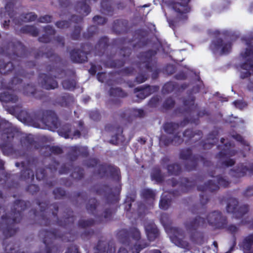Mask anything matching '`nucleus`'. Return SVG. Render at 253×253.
Returning a JSON list of instances; mask_svg holds the SVG:
<instances>
[{
	"instance_id": "nucleus-4",
	"label": "nucleus",
	"mask_w": 253,
	"mask_h": 253,
	"mask_svg": "<svg viewBox=\"0 0 253 253\" xmlns=\"http://www.w3.org/2000/svg\"><path fill=\"white\" fill-rule=\"evenodd\" d=\"M34 75L33 71L28 72L23 69H19L7 85V90L0 93V100L5 103H15L18 101V97L14 91L19 89L18 85L22 82L20 77L31 79Z\"/></svg>"
},
{
	"instance_id": "nucleus-9",
	"label": "nucleus",
	"mask_w": 253,
	"mask_h": 253,
	"mask_svg": "<svg viewBox=\"0 0 253 253\" xmlns=\"http://www.w3.org/2000/svg\"><path fill=\"white\" fill-rule=\"evenodd\" d=\"M216 179L217 183H214L212 180H210L204 185L198 186L197 190L202 192L200 194V202L203 206L206 205L210 199L209 196L207 194V191L212 192L217 191L219 186L225 188L229 184V182L221 175H217Z\"/></svg>"
},
{
	"instance_id": "nucleus-64",
	"label": "nucleus",
	"mask_w": 253,
	"mask_h": 253,
	"mask_svg": "<svg viewBox=\"0 0 253 253\" xmlns=\"http://www.w3.org/2000/svg\"><path fill=\"white\" fill-rule=\"evenodd\" d=\"M82 28L78 25H76L74 27V30L71 34V38L73 40H78L81 36V33Z\"/></svg>"
},
{
	"instance_id": "nucleus-49",
	"label": "nucleus",
	"mask_w": 253,
	"mask_h": 253,
	"mask_svg": "<svg viewBox=\"0 0 253 253\" xmlns=\"http://www.w3.org/2000/svg\"><path fill=\"white\" fill-rule=\"evenodd\" d=\"M21 106L19 105L11 107L10 110L12 113L17 114L19 118H21L23 116V120L24 121H29V117L26 111L21 109Z\"/></svg>"
},
{
	"instance_id": "nucleus-38",
	"label": "nucleus",
	"mask_w": 253,
	"mask_h": 253,
	"mask_svg": "<svg viewBox=\"0 0 253 253\" xmlns=\"http://www.w3.org/2000/svg\"><path fill=\"white\" fill-rule=\"evenodd\" d=\"M23 92L26 96H32L38 99H42L44 96L43 91L38 90L35 85L30 84L24 86Z\"/></svg>"
},
{
	"instance_id": "nucleus-32",
	"label": "nucleus",
	"mask_w": 253,
	"mask_h": 253,
	"mask_svg": "<svg viewBox=\"0 0 253 253\" xmlns=\"http://www.w3.org/2000/svg\"><path fill=\"white\" fill-rule=\"evenodd\" d=\"M128 21L126 19H118L114 21L112 30L117 35L125 34L129 31Z\"/></svg>"
},
{
	"instance_id": "nucleus-23",
	"label": "nucleus",
	"mask_w": 253,
	"mask_h": 253,
	"mask_svg": "<svg viewBox=\"0 0 253 253\" xmlns=\"http://www.w3.org/2000/svg\"><path fill=\"white\" fill-rule=\"evenodd\" d=\"M199 120L198 119H195L187 117L184 118L183 120L179 124L174 122H166L163 125V129L165 132L169 134H174L178 129L179 126H184L189 123L197 124Z\"/></svg>"
},
{
	"instance_id": "nucleus-6",
	"label": "nucleus",
	"mask_w": 253,
	"mask_h": 253,
	"mask_svg": "<svg viewBox=\"0 0 253 253\" xmlns=\"http://www.w3.org/2000/svg\"><path fill=\"white\" fill-rule=\"evenodd\" d=\"M70 233L63 234L56 229L51 230L42 229L40 231L39 235L42 238L43 243L45 245V253H58L60 247L54 243V240L60 239L63 241H70V240H66L65 236Z\"/></svg>"
},
{
	"instance_id": "nucleus-3",
	"label": "nucleus",
	"mask_w": 253,
	"mask_h": 253,
	"mask_svg": "<svg viewBox=\"0 0 253 253\" xmlns=\"http://www.w3.org/2000/svg\"><path fill=\"white\" fill-rule=\"evenodd\" d=\"M117 235L120 242L127 247L132 253H139L149 245L145 240H141L140 232L136 227L122 229Z\"/></svg>"
},
{
	"instance_id": "nucleus-12",
	"label": "nucleus",
	"mask_w": 253,
	"mask_h": 253,
	"mask_svg": "<svg viewBox=\"0 0 253 253\" xmlns=\"http://www.w3.org/2000/svg\"><path fill=\"white\" fill-rule=\"evenodd\" d=\"M180 1L172 3V7L176 13L175 18L169 21V24L172 26H177V23L187 20V13L190 12L191 7L189 3L191 0H179Z\"/></svg>"
},
{
	"instance_id": "nucleus-19",
	"label": "nucleus",
	"mask_w": 253,
	"mask_h": 253,
	"mask_svg": "<svg viewBox=\"0 0 253 253\" xmlns=\"http://www.w3.org/2000/svg\"><path fill=\"white\" fill-rule=\"evenodd\" d=\"M109 172L111 178L119 181L121 180V172L120 169L115 166L105 163L99 165L97 174L101 177H105Z\"/></svg>"
},
{
	"instance_id": "nucleus-28",
	"label": "nucleus",
	"mask_w": 253,
	"mask_h": 253,
	"mask_svg": "<svg viewBox=\"0 0 253 253\" xmlns=\"http://www.w3.org/2000/svg\"><path fill=\"white\" fill-rule=\"evenodd\" d=\"M159 87L157 85L151 86L150 85L145 84L142 86H138L134 89V92L137 93L136 97L142 100L152 93L158 91Z\"/></svg>"
},
{
	"instance_id": "nucleus-62",
	"label": "nucleus",
	"mask_w": 253,
	"mask_h": 253,
	"mask_svg": "<svg viewBox=\"0 0 253 253\" xmlns=\"http://www.w3.org/2000/svg\"><path fill=\"white\" fill-rule=\"evenodd\" d=\"M171 200L167 197L161 198L159 202V207L161 209L167 210L171 204Z\"/></svg>"
},
{
	"instance_id": "nucleus-17",
	"label": "nucleus",
	"mask_w": 253,
	"mask_h": 253,
	"mask_svg": "<svg viewBox=\"0 0 253 253\" xmlns=\"http://www.w3.org/2000/svg\"><path fill=\"white\" fill-rule=\"evenodd\" d=\"M98 202L96 198H90L88 203L86 204V209L87 211L94 215L96 219L99 222H106L111 220L113 214V211L111 209H106L103 213L101 214H95L96 208L97 207Z\"/></svg>"
},
{
	"instance_id": "nucleus-29",
	"label": "nucleus",
	"mask_w": 253,
	"mask_h": 253,
	"mask_svg": "<svg viewBox=\"0 0 253 253\" xmlns=\"http://www.w3.org/2000/svg\"><path fill=\"white\" fill-rule=\"evenodd\" d=\"M109 45V38L107 36L101 37L94 47L92 46L91 52H93L95 56H101L107 51Z\"/></svg>"
},
{
	"instance_id": "nucleus-36",
	"label": "nucleus",
	"mask_w": 253,
	"mask_h": 253,
	"mask_svg": "<svg viewBox=\"0 0 253 253\" xmlns=\"http://www.w3.org/2000/svg\"><path fill=\"white\" fill-rule=\"evenodd\" d=\"M173 231L174 234L171 237L173 242L178 247L185 249L188 248L189 244L182 239L184 236L183 231L179 228H174Z\"/></svg>"
},
{
	"instance_id": "nucleus-42",
	"label": "nucleus",
	"mask_w": 253,
	"mask_h": 253,
	"mask_svg": "<svg viewBox=\"0 0 253 253\" xmlns=\"http://www.w3.org/2000/svg\"><path fill=\"white\" fill-rule=\"evenodd\" d=\"M74 101L73 95L69 93H64L56 99V102L61 107H68Z\"/></svg>"
},
{
	"instance_id": "nucleus-41",
	"label": "nucleus",
	"mask_w": 253,
	"mask_h": 253,
	"mask_svg": "<svg viewBox=\"0 0 253 253\" xmlns=\"http://www.w3.org/2000/svg\"><path fill=\"white\" fill-rule=\"evenodd\" d=\"M136 198V192L132 193L130 196H127L124 204L125 210L126 211V216H127L129 218H136V217L134 216V215H135V211L134 210L131 211L132 203L135 201Z\"/></svg>"
},
{
	"instance_id": "nucleus-10",
	"label": "nucleus",
	"mask_w": 253,
	"mask_h": 253,
	"mask_svg": "<svg viewBox=\"0 0 253 253\" xmlns=\"http://www.w3.org/2000/svg\"><path fill=\"white\" fill-rule=\"evenodd\" d=\"M156 50L149 49L141 52L138 55V58L141 63L144 64L145 68L149 72H152V78H158L160 70L157 68V59L156 55Z\"/></svg>"
},
{
	"instance_id": "nucleus-57",
	"label": "nucleus",
	"mask_w": 253,
	"mask_h": 253,
	"mask_svg": "<svg viewBox=\"0 0 253 253\" xmlns=\"http://www.w3.org/2000/svg\"><path fill=\"white\" fill-rule=\"evenodd\" d=\"M71 132V127L69 124L64 125L59 130V134L66 139L70 137Z\"/></svg>"
},
{
	"instance_id": "nucleus-39",
	"label": "nucleus",
	"mask_w": 253,
	"mask_h": 253,
	"mask_svg": "<svg viewBox=\"0 0 253 253\" xmlns=\"http://www.w3.org/2000/svg\"><path fill=\"white\" fill-rule=\"evenodd\" d=\"M109 94L111 97L117 98H123L127 96V93L120 87H111L109 90ZM115 105H120L122 102L120 99L112 100Z\"/></svg>"
},
{
	"instance_id": "nucleus-7",
	"label": "nucleus",
	"mask_w": 253,
	"mask_h": 253,
	"mask_svg": "<svg viewBox=\"0 0 253 253\" xmlns=\"http://www.w3.org/2000/svg\"><path fill=\"white\" fill-rule=\"evenodd\" d=\"M249 48H246L244 52L240 54L241 57L245 60V62L240 65L241 69L246 70L241 72L240 77L242 79L249 78L253 72V37L248 38H242Z\"/></svg>"
},
{
	"instance_id": "nucleus-59",
	"label": "nucleus",
	"mask_w": 253,
	"mask_h": 253,
	"mask_svg": "<svg viewBox=\"0 0 253 253\" xmlns=\"http://www.w3.org/2000/svg\"><path fill=\"white\" fill-rule=\"evenodd\" d=\"M175 104V100L172 97L167 98L163 102L162 105L163 109L168 110L174 107Z\"/></svg>"
},
{
	"instance_id": "nucleus-60",
	"label": "nucleus",
	"mask_w": 253,
	"mask_h": 253,
	"mask_svg": "<svg viewBox=\"0 0 253 253\" xmlns=\"http://www.w3.org/2000/svg\"><path fill=\"white\" fill-rule=\"evenodd\" d=\"M95 224V220L93 219L87 220L80 219L78 222V225L82 228H85L93 226Z\"/></svg>"
},
{
	"instance_id": "nucleus-24",
	"label": "nucleus",
	"mask_w": 253,
	"mask_h": 253,
	"mask_svg": "<svg viewBox=\"0 0 253 253\" xmlns=\"http://www.w3.org/2000/svg\"><path fill=\"white\" fill-rule=\"evenodd\" d=\"M224 138H221L220 142L223 145L217 146L218 149H220V151L216 155V158L219 160L225 159L227 157L234 156L237 153V150L231 149L232 144L231 142L224 143Z\"/></svg>"
},
{
	"instance_id": "nucleus-25",
	"label": "nucleus",
	"mask_w": 253,
	"mask_h": 253,
	"mask_svg": "<svg viewBox=\"0 0 253 253\" xmlns=\"http://www.w3.org/2000/svg\"><path fill=\"white\" fill-rule=\"evenodd\" d=\"M56 78V76L52 77L45 73H40L38 76L41 87L46 90L54 89L58 87Z\"/></svg>"
},
{
	"instance_id": "nucleus-15",
	"label": "nucleus",
	"mask_w": 253,
	"mask_h": 253,
	"mask_svg": "<svg viewBox=\"0 0 253 253\" xmlns=\"http://www.w3.org/2000/svg\"><path fill=\"white\" fill-rule=\"evenodd\" d=\"M249 211L248 205H238V201L234 198H230L227 203L226 211L233 214L234 217L240 219L247 213Z\"/></svg>"
},
{
	"instance_id": "nucleus-20",
	"label": "nucleus",
	"mask_w": 253,
	"mask_h": 253,
	"mask_svg": "<svg viewBox=\"0 0 253 253\" xmlns=\"http://www.w3.org/2000/svg\"><path fill=\"white\" fill-rule=\"evenodd\" d=\"M232 42L231 41H224L221 38H217L212 41L210 47L213 53L220 50V55H227L232 50Z\"/></svg>"
},
{
	"instance_id": "nucleus-31",
	"label": "nucleus",
	"mask_w": 253,
	"mask_h": 253,
	"mask_svg": "<svg viewBox=\"0 0 253 253\" xmlns=\"http://www.w3.org/2000/svg\"><path fill=\"white\" fill-rule=\"evenodd\" d=\"M44 55H45L47 58L53 59L55 64H57L61 61L60 57L57 54H55L52 49L45 53L41 51H38L35 54V58L38 59L40 57H42ZM52 64V65H49L46 66V71L47 72H53L55 70V66L54 65V63Z\"/></svg>"
},
{
	"instance_id": "nucleus-14",
	"label": "nucleus",
	"mask_w": 253,
	"mask_h": 253,
	"mask_svg": "<svg viewBox=\"0 0 253 253\" xmlns=\"http://www.w3.org/2000/svg\"><path fill=\"white\" fill-rule=\"evenodd\" d=\"M169 182L172 187L178 186L179 189L172 191L171 193L174 196H179L182 193H187L195 187L196 182L194 180H189L188 178L181 177L180 180H177L175 178H172Z\"/></svg>"
},
{
	"instance_id": "nucleus-58",
	"label": "nucleus",
	"mask_w": 253,
	"mask_h": 253,
	"mask_svg": "<svg viewBox=\"0 0 253 253\" xmlns=\"http://www.w3.org/2000/svg\"><path fill=\"white\" fill-rule=\"evenodd\" d=\"M71 176L76 180H81L84 176V170L80 167L75 168L74 171L72 172Z\"/></svg>"
},
{
	"instance_id": "nucleus-55",
	"label": "nucleus",
	"mask_w": 253,
	"mask_h": 253,
	"mask_svg": "<svg viewBox=\"0 0 253 253\" xmlns=\"http://www.w3.org/2000/svg\"><path fill=\"white\" fill-rule=\"evenodd\" d=\"M21 143L22 145L27 147V148L30 147L34 145L36 141L31 134H28L25 137H23L21 139Z\"/></svg>"
},
{
	"instance_id": "nucleus-33",
	"label": "nucleus",
	"mask_w": 253,
	"mask_h": 253,
	"mask_svg": "<svg viewBox=\"0 0 253 253\" xmlns=\"http://www.w3.org/2000/svg\"><path fill=\"white\" fill-rule=\"evenodd\" d=\"M195 100L196 97L193 95L189 96L187 98H184L182 103L184 108L182 109L180 107L177 108L174 110L175 113L176 114L181 113L182 114L191 113L193 110Z\"/></svg>"
},
{
	"instance_id": "nucleus-8",
	"label": "nucleus",
	"mask_w": 253,
	"mask_h": 253,
	"mask_svg": "<svg viewBox=\"0 0 253 253\" xmlns=\"http://www.w3.org/2000/svg\"><path fill=\"white\" fill-rule=\"evenodd\" d=\"M179 158L183 160H189L185 164V168L187 171L195 170L198 165L199 161L201 162L204 166L209 167L211 162L207 160L204 157L200 155H192L191 148L182 149L180 151Z\"/></svg>"
},
{
	"instance_id": "nucleus-45",
	"label": "nucleus",
	"mask_w": 253,
	"mask_h": 253,
	"mask_svg": "<svg viewBox=\"0 0 253 253\" xmlns=\"http://www.w3.org/2000/svg\"><path fill=\"white\" fill-rule=\"evenodd\" d=\"M20 32L22 34H29L33 37L38 36L39 32L38 29L34 25H25L22 27Z\"/></svg>"
},
{
	"instance_id": "nucleus-53",
	"label": "nucleus",
	"mask_w": 253,
	"mask_h": 253,
	"mask_svg": "<svg viewBox=\"0 0 253 253\" xmlns=\"http://www.w3.org/2000/svg\"><path fill=\"white\" fill-rule=\"evenodd\" d=\"M140 195L145 200H154L156 193L152 189L144 188L141 190Z\"/></svg>"
},
{
	"instance_id": "nucleus-47",
	"label": "nucleus",
	"mask_w": 253,
	"mask_h": 253,
	"mask_svg": "<svg viewBox=\"0 0 253 253\" xmlns=\"http://www.w3.org/2000/svg\"><path fill=\"white\" fill-rule=\"evenodd\" d=\"M167 169L169 175H179L182 172L181 167L178 163L168 165Z\"/></svg>"
},
{
	"instance_id": "nucleus-18",
	"label": "nucleus",
	"mask_w": 253,
	"mask_h": 253,
	"mask_svg": "<svg viewBox=\"0 0 253 253\" xmlns=\"http://www.w3.org/2000/svg\"><path fill=\"white\" fill-rule=\"evenodd\" d=\"M38 159L37 157H29L27 160V168L25 169V163L21 162L23 169L21 171L20 178L25 181H32L34 179V173L32 169L34 166H36L38 163Z\"/></svg>"
},
{
	"instance_id": "nucleus-30",
	"label": "nucleus",
	"mask_w": 253,
	"mask_h": 253,
	"mask_svg": "<svg viewBox=\"0 0 253 253\" xmlns=\"http://www.w3.org/2000/svg\"><path fill=\"white\" fill-rule=\"evenodd\" d=\"M59 163L57 161H53L48 165L46 169L39 168L36 171V177L38 180H44L47 177L46 169H48L52 175L56 172L59 166Z\"/></svg>"
},
{
	"instance_id": "nucleus-40",
	"label": "nucleus",
	"mask_w": 253,
	"mask_h": 253,
	"mask_svg": "<svg viewBox=\"0 0 253 253\" xmlns=\"http://www.w3.org/2000/svg\"><path fill=\"white\" fill-rule=\"evenodd\" d=\"M183 135L187 138L185 140L186 144L191 141H193V143H196L202 137L203 132L200 130L194 131L192 129L187 128L183 132Z\"/></svg>"
},
{
	"instance_id": "nucleus-61",
	"label": "nucleus",
	"mask_w": 253,
	"mask_h": 253,
	"mask_svg": "<svg viewBox=\"0 0 253 253\" xmlns=\"http://www.w3.org/2000/svg\"><path fill=\"white\" fill-rule=\"evenodd\" d=\"M160 221L165 227L169 226L171 224L169 215L167 213H163L160 216Z\"/></svg>"
},
{
	"instance_id": "nucleus-13",
	"label": "nucleus",
	"mask_w": 253,
	"mask_h": 253,
	"mask_svg": "<svg viewBox=\"0 0 253 253\" xmlns=\"http://www.w3.org/2000/svg\"><path fill=\"white\" fill-rule=\"evenodd\" d=\"M92 45L90 42L82 43L81 49L74 48L70 52L72 61L77 63H84L87 61V55L91 53Z\"/></svg>"
},
{
	"instance_id": "nucleus-11",
	"label": "nucleus",
	"mask_w": 253,
	"mask_h": 253,
	"mask_svg": "<svg viewBox=\"0 0 253 253\" xmlns=\"http://www.w3.org/2000/svg\"><path fill=\"white\" fill-rule=\"evenodd\" d=\"M0 132L1 139L3 141L0 144V149L4 155H9L14 153V150L12 142L15 135V130L10 127H4L0 122Z\"/></svg>"
},
{
	"instance_id": "nucleus-26",
	"label": "nucleus",
	"mask_w": 253,
	"mask_h": 253,
	"mask_svg": "<svg viewBox=\"0 0 253 253\" xmlns=\"http://www.w3.org/2000/svg\"><path fill=\"white\" fill-rule=\"evenodd\" d=\"M96 252L94 253H115V243L113 241L107 240L102 237L98 240L95 247Z\"/></svg>"
},
{
	"instance_id": "nucleus-52",
	"label": "nucleus",
	"mask_w": 253,
	"mask_h": 253,
	"mask_svg": "<svg viewBox=\"0 0 253 253\" xmlns=\"http://www.w3.org/2000/svg\"><path fill=\"white\" fill-rule=\"evenodd\" d=\"M53 194L56 199H61L64 197H66L68 199L71 198V196L66 193V191L61 187H57L54 189L53 191Z\"/></svg>"
},
{
	"instance_id": "nucleus-50",
	"label": "nucleus",
	"mask_w": 253,
	"mask_h": 253,
	"mask_svg": "<svg viewBox=\"0 0 253 253\" xmlns=\"http://www.w3.org/2000/svg\"><path fill=\"white\" fill-rule=\"evenodd\" d=\"M14 69L13 63L11 62L5 63L4 62H0V73L1 74H8L11 72Z\"/></svg>"
},
{
	"instance_id": "nucleus-34",
	"label": "nucleus",
	"mask_w": 253,
	"mask_h": 253,
	"mask_svg": "<svg viewBox=\"0 0 253 253\" xmlns=\"http://www.w3.org/2000/svg\"><path fill=\"white\" fill-rule=\"evenodd\" d=\"M218 132L217 130H212L210 132L207 139L198 143L199 146H202L203 149H211L218 142Z\"/></svg>"
},
{
	"instance_id": "nucleus-2",
	"label": "nucleus",
	"mask_w": 253,
	"mask_h": 253,
	"mask_svg": "<svg viewBox=\"0 0 253 253\" xmlns=\"http://www.w3.org/2000/svg\"><path fill=\"white\" fill-rule=\"evenodd\" d=\"M36 203L40 207V211H38L37 210H34L33 212L35 217L39 221V223L41 225L48 226L51 224V221L49 217H47L50 215V213L55 218L56 224L65 228H67L73 225L75 219L73 214V211L68 210L67 214V216L63 218V220L62 219H60L57 216L59 209L58 203H54L49 205L48 201L44 202L38 201Z\"/></svg>"
},
{
	"instance_id": "nucleus-54",
	"label": "nucleus",
	"mask_w": 253,
	"mask_h": 253,
	"mask_svg": "<svg viewBox=\"0 0 253 253\" xmlns=\"http://www.w3.org/2000/svg\"><path fill=\"white\" fill-rule=\"evenodd\" d=\"M98 27L94 25L90 26L86 31L83 34V37L84 39L89 40L98 32Z\"/></svg>"
},
{
	"instance_id": "nucleus-35",
	"label": "nucleus",
	"mask_w": 253,
	"mask_h": 253,
	"mask_svg": "<svg viewBox=\"0 0 253 253\" xmlns=\"http://www.w3.org/2000/svg\"><path fill=\"white\" fill-rule=\"evenodd\" d=\"M238 245L244 253H253V233L244 237Z\"/></svg>"
},
{
	"instance_id": "nucleus-37",
	"label": "nucleus",
	"mask_w": 253,
	"mask_h": 253,
	"mask_svg": "<svg viewBox=\"0 0 253 253\" xmlns=\"http://www.w3.org/2000/svg\"><path fill=\"white\" fill-rule=\"evenodd\" d=\"M145 230L148 240L155 241L160 235L159 230L153 222H150L145 225Z\"/></svg>"
},
{
	"instance_id": "nucleus-44",
	"label": "nucleus",
	"mask_w": 253,
	"mask_h": 253,
	"mask_svg": "<svg viewBox=\"0 0 253 253\" xmlns=\"http://www.w3.org/2000/svg\"><path fill=\"white\" fill-rule=\"evenodd\" d=\"M100 4L101 10L104 13L110 16L113 15L114 8L110 0H102Z\"/></svg>"
},
{
	"instance_id": "nucleus-16",
	"label": "nucleus",
	"mask_w": 253,
	"mask_h": 253,
	"mask_svg": "<svg viewBox=\"0 0 253 253\" xmlns=\"http://www.w3.org/2000/svg\"><path fill=\"white\" fill-rule=\"evenodd\" d=\"M135 34L139 39V41L136 43L132 44V40H128L127 42L126 39L124 38L116 39L114 42L116 44H125L127 42L128 44L132 45V48L134 49L136 47L141 48L145 46L150 42V41L149 39H143L148 35V32L146 30L142 29L136 30L135 32Z\"/></svg>"
},
{
	"instance_id": "nucleus-22",
	"label": "nucleus",
	"mask_w": 253,
	"mask_h": 253,
	"mask_svg": "<svg viewBox=\"0 0 253 253\" xmlns=\"http://www.w3.org/2000/svg\"><path fill=\"white\" fill-rule=\"evenodd\" d=\"M68 149L67 156L72 162L76 161L80 156L86 158L89 155L88 148L86 146L76 145L69 146Z\"/></svg>"
},
{
	"instance_id": "nucleus-1",
	"label": "nucleus",
	"mask_w": 253,
	"mask_h": 253,
	"mask_svg": "<svg viewBox=\"0 0 253 253\" xmlns=\"http://www.w3.org/2000/svg\"><path fill=\"white\" fill-rule=\"evenodd\" d=\"M206 220L210 225L215 229H226L228 233L233 235L235 243V235L239 231V227L233 224L227 225V217L223 216L220 211H216L209 213L207 216L206 219L198 215L185 222V227L190 234V239L192 242L196 243L199 237L203 238L202 233L198 231V229L207 226Z\"/></svg>"
},
{
	"instance_id": "nucleus-56",
	"label": "nucleus",
	"mask_w": 253,
	"mask_h": 253,
	"mask_svg": "<svg viewBox=\"0 0 253 253\" xmlns=\"http://www.w3.org/2000/svg\"><path fill=\"white\" fill-rule=\"evenodd\" d=\"M151 178L152 180L156 181L158 183H161L164 181V177L162 174L161 170L159 168L153 169L151 173Z\"/></svg>"
},
{
	"instance_id": "nucleus-27",
	"label": "nucleus",
	"mask_w": 253,
	"mask_h": 253,
	"mask_svg": "<svg viewBox=\"0 0 253 253\" xmlns=\"http://www.w3.org/2000/svg\"><path fill=\"white\" fill-rule=\"evenodd\" d=\"M96 194L101 195H104L108 204H115L118 202V196L112 192V189L107 184L101 185L96 190Z\"/></svg>"
},
{
	"instance_id": "nucleus-5",
	"label": "nucleus",
	"mask_w": 253,
	"mask_h": 253,
	"mask_svg": "<svg viewBox=\"0 0 253 253\" xmlns=\"http://www.w3.org/2000/svg\"><path fill=\"white\" fill-rule=\"evenodd\" d=\"M30 122L37 128L41 127V124L50 130L57 129L59 126L58 118L55 112L51 110L40 109L35 111Z\"/></svg>"
},
{
	"instance_id": "nucleus-48",
	"label": "nucleus",
	"mask_w": 253,
	"mask_h": 253,
	"mask_svg": "<svg viewBox=\"0 0 253 253\" xmlns=\"http://www.w3.org/2000/svg\"><path fill=\"white\" fill-rule=\"evenodd\" d=\"M125 61L124 59H116L106 61L104 64L105 67L110 68H120L124 66Z\"/></svg>"
},
{
	"instance_id": "nucleus-21",
	"label": "nucleus",
	"mask_w": 253,
	"mask_h": 253,
	"mask_svg": "<svg viewBox=\"0 0 253 253\" xmlns=\"http://www.w3.org/2000/svg\"><path fill=\"white\" fill-rule=\"evenodd\" d=\"M231 174L236 177H242L248 174L250 176L253 175V163L250 162L245 165L241 163L230 170Z\"/></svg>"
},
{
	"instance_id": "nucleus-63",
	"label": "nucleus",
	"mask_w": 253,
	"mask_h": 253,
	"mask_svg": "<svg viewBox=\"0 0 253 253\" xmlns=\"http://www.w3.org/2000/svg\"><path fill=\"white\" fill-rule=\"evenodd\" d=\"M146 208L145 205L143 203H139L137 206V211H135V214H137V218H142L145 215Z\"/></svg>"
},
{
	"instance_id": "nucleus-51",
	"label": "nucleus",
	"mask_w": 253,
	"mask_h": 253,
	"mask_svg": "<svg viewBox=\"0 0 253 253\" xmlns=\"http://www.w3.org/2000/svg\"><path fill=\"white\" fill-rule=\"evenodd\" d=\"M135 72V69L132 67H126L122 69L119 70L115 72L110 73L109 75L113 76L116 74L121 75L125 76H128L134 75Z\"/></svg>"
},
{
	"instance_id": "nucleus-46",
	"label": "nucleus",
	"mask_w": 253,
	"mask_h": 253,
	"mask_svg": "<svg viewBox=\"0 0 253 253\" xmlns=\"http://www.w3.org/2000/svg\"><path fill=\"white\" fill-rule=\"evenodd\" d=\"M178 87V84L175 82L169 81L167 82L163 85L162 89L163 94H169L172 92Z\"/></svg>"
},
{
	"instance_id": "nucleus-43",
	"label": "nucleus",
	"mask_w": 253,
	"mask_h": 253,
	"mask_svg": "<svg viewBox=\"0 0 253 253\" xmlns=\"http://www.w3.org/2000/svg\"><path fill=\"white\" fill-rule=\"evenodd\" d=\"M61 84L64 89L73 91L76 88L77 82L75 78H68L63 80Z\"/></svg>"
}]
</instances>
